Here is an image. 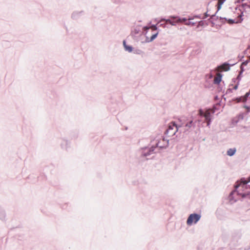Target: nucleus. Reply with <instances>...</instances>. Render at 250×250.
I'll use <instances>...</instances> for the list:
<instances>
[{
	"mask_svg": "<svg viewBox=\"0 0 250 250\" xmlns=\"http://www.w3.org/2000/svg\"><path fill=\"white\" fill-rule=\"evenodd\" d=\"M211 112L213 113L214 111H213L212 110L208 109L205 112V113L204 114V116L205 117L206 120L208 122V125H209L210 120V114Z\"/></svg>",
	"mask_w": 250,
	"mask_h": 250,
	"instance_id": "obj_6",
	"label": "nucleus"
},
{
	"mask_svg": "<svg viewBox=\"0 0 250 250\" xmlns=\"http://www.w3.org/2000/svg\"><path fill=\"white\" fill-rule=\"evenodd\" d=\"M243 183L242 182V179L240 180V181H237V183H236V185H235V189H237L238 190V192H240L241 191H245V192H243V193H240L239 194L242 195V196H245L247 193L248 192L245 191L246 189H248V187H250H250L249 186H248L247 185V184H246V186H243L242 185H241V184H242Z\"/></svg>",
	"mask_w": 250,
	"mask_h": 250,
	"instance_id": "obj_4",
	"label": "nucleus"
},
{
	"mask_svg": "<svg viewBox=\"0 0 250 250\" xmlns=\"http://www.w3.org/2000/svg\"><path fill=\"white\" fill-rule=\"evenodd\" d=\"M250 182V177H249L247 180H246L245 178H242V182L243 183L241 184V185H242V186L243 187L246 186V184H248Z\"/></svg>",
	"mask_w": 250,
	"mask_h": 250,
	"instance_id": "obj_11",
	"label": "nucleus"
},
{
	"mask_svg": "<svg viewBox=\"0 0 250 250\" xmlns=\"http://www.w3.org/2000/svg\"><path fill=\"white\" fill-rule=\"evenodd\" d=\"M235 16H233V19L228 20V23L230 24L234 23H239L241 22L242 19L241 18L243 12L240 8H236L233 12Z\"/></svg>",
	"mask_w": 250,
	"mask_h": 250,
	"instance_id": "obj_1",
	"label": "nucleus"
},
{
	"mask_svg": "<svg viewBox=\"0 0 250 250\" xmlns=\"http://www.w3.org/2000/svg\"><path fill=\"white\" fill-rule=\"evenodd\" d=\"M237 87H238L237 85H235L234 87V89L236 90V89H237Z\"/></svg>",
	"mask_w": 250,
	"mask_h": 250,
	"instance_id": "obj_18",
	"label": "nucleus"
},
{
	"mask_svg": "<svg viewBox=\"0 0 250 250\" xmlns=\"http://www.w3.org/2000/svg\"><path fill=\"white\" fill-rule=\"evenodd\" d=\"M235 148H230L227 151V154L229 156H231L235 154Z\"/></svg>",
	"mask_w": 250,
	"mask_h": 250,
	"instance_id": "obj_10",
	"label": "nucleus"
},
{
	"mask_svg": "<svg viewBox=\"0 0 250 250\" xmlns=\"http://www.w3.org/2000/svg\"><path fill=\"white\" fill-rule=\"evenodd\" d=\"M167 145V142L164 138H162L157 144L156 146L160 148L165 147Z\"/></svg>",
	"mask_w": 250,
	"mask_h": 250,
	"instance_id": "obj_5",
	"label": "nucleus"
},
{
	"mask_svg": "<svg viewBox=\"0 0 250 250\" xmlns=\"http://www.w3.org/2000/svg\"><path fill=\"white\" fill-rule=\"evenodd\" d=\"M178 131V126L174 122H171L169 124L168 128L166 131V134L169 136H172Z\"/></svg>",
	"mask_w": 250,
	"mask_h": 250,
	"instance_id": "obj_2",
	"label": "nucleus"
},
{
	"mask_svg": "<svg viewBox=\"0 0 250 250\" xmlns=\"http://www.w3.org/2000/svg\"><path fill=\"white\" fill-rule=\"evenodd\" d=\"M174 19L176 20V21H171L170 20H167L166 21V22L167 23H169V24H171V25H175L176 24V23H177V22H181L182 21H181V19H180V18H174Z\"/></svg>",
	"mask_w": 250,
	"mask_h": 250,
	"instance_id": "obj_9",
	"label": "nucleus"
},
{
	"mask_svg": "<svg viewBox=\"0 0 250 250\" xmlns=\"http://www.w3.org/2000/svg\"><path fill=\"white\" fill-rule=\"evenodd\" d=\"M250 94V90L249 91V92H247L244 97H241L239 98L236 99L237 102H245L247 101V98L249 97Z\"/></svg>",
	"mask_w": 250,
	"mask_h": 250,
	"instance_id": "obj_7",
	"label": "nucleus"
},
{
	"mask_svg": "<svg viewBox=\"0 0 250 250\" xmlns=\"http://www.w3.org/2000/svg\"><path fill=\"white\" fill-rule=\"evenodd\" d=\"M157 34L153 35L150 38V41H153L157 37Z\"/></svg>",
	"mask_w": 250,
	"mask_h": 250,
	"instance_id": "obj_15",
	"label": "nucleus"
},
{
	"mask_svg": "<svg viewBox=\"0 0 250 250\" xmlns=\"http://www.w3.org/2000/svg\"><path fill=\"white\" fill-rule=\"evenodd\" d=\"M204 113H204V112H203L202 110H199V114H200L201 116H204Z\"/></svg>",
	"mask_w": 250,
	"mask_h": 250,
	"instance_id": "obj_17",
	"label": "nucleus"
},
{
	"mask_svg": "<svg viewBox=\"0 0 250 250\" xmlns=\"http://www.w3.org/2000/svg\"><path fill=\"white\" fill-rule=\"evenodd\" d=\"M226 0H218L217 3V9L219 10L221 9L222 4Z\"/></svg>",
	"mask_w": 250,
	"mask_h": 250,
	"instance_id": "obj_12",
	"label": "nucleus"
},
{
	"mask_svg": "<svg viewBox=\"0 0 250 250\" xmlns=\"http://www.w3.org/2000/svg\"><path fill=\"white\" fill-rule=\"evenodd\" d=\"M201 218L200 214L193 213L190 214L187 221V224L188 226H191L193 224H196Z\"/></svg>",
	"mask_w": 250,
	"mask_h": 250,
	"instance_id": "obj_3",
	"label": "nucleus"
},
{
	"mask_svg": "<svg viewBox=\"0 0 250 250\" xmlns=\"http://www.w3.org/2000/svg\"><path fill=\"white\" fill-rule=\"evenodd\" d=\"M221 78H222V75L219 73H217L216 76L214 77V83L215 84H219L220 82L221 81Z\"/></svg>",
	"mask_w": 250,
	"mask_h": 250,
	"instance_id": "obj_8",
	"label": "nucleus"
},
{
	"mask_svg": "<svg viewBox=\"0 0 250 250\" xmlns=\"http://www.w3.org/2000/svg\"><path fill=\"white\" fill-rule=\"evenodd\" d=\"M227 67H228V65H226V64L222 65L220 67V68H221L224 70H227Z\"/></svg>",
	"mask_w": 250,
	"mask_h": 250,
	"instance_id": "obj_14",
	"label": "nucleus"
},
{
	"mask_svg": "<svg viewBox=\"0 0 250 250\" xmlns=\"http://www.w3.org/2000/svg\"><path fill=\"white\" fill-rule=\"evenodd\" d=\"M192 124V121H190L188 124H187L186 125V126L190 127L191 126Z\"/></svg>",
	"mask_w": 250,
	"mask_h": 250,
	"instance_id": "obj_16",
	"label": "nucleus"
},
{
	"mask_svg": "<svg viewBox=\"0 0 250 250\" xmlns=\"http://www.w3.org/2000/svg\"><path fill=\"white\" fill-rule=\"evenodd\" d=\"M123 43L125 50L129 52H131L132 51V47L131 46H127L125 44V41H124Z\"/></svg>",
	"mask_w": 250,
	"mask_h": 250,
	"instance_id": "obj_13",
	"label": "nucleus"
}]
</instances>
